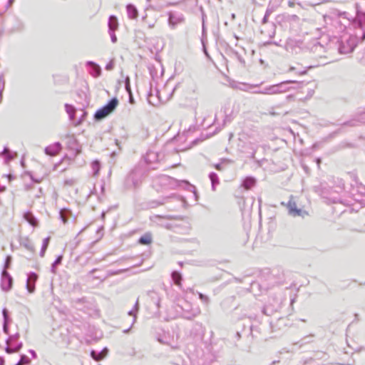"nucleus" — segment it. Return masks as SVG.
Masks as SVG:
<instances>
[{
  "mask_svg": "<svg viewBox=\"0 0 365 365\" xmlns=\"http://www.w3.org/2000/svg\"><path fill=\"white\" fill-rule=\"evenodd\" d=\"M118 100L116 98H112L108 104L98 109L95 113V118L97 120H101L110 113H112L114 110L118 106Z\"/></svg>",
  "mask_w": 365,
  "mask_h": 365,
  "instance_id": "1",
  "label": "nucleus"
},
{
  "mask_svg": "<svg viewBox=\"0 0 365 365\" xmlns=\"http://www.w3.org/2000/svg\"><path fill=\"white\" fill-rule=\"evenodd\" d=\"M38 279V276L35 273H31L29 274L27 280V289L29 293H33L35 290V283Z\"/></svg>",
  "mask_w": 365,
  "mask_h": 365,
  "instance_id": "2",
  "label": "nucleus"
},
{
  "mask_svg": "<svg viewBox=\"0 0 365 365\" xmlns=\"http://www.w3.org/2000/svg\"><path fill=\"white\" fill-rule=\"evenodd\" d=\"M153 242L152 235L150 233H145L140 237L138 242L141 245H149Z\"/></svg>",
  "mask_w": 365,
  "mask_h": 365,
  "instance_id": "3",
  "label": "nucleus"
},
{
  "mask_svg": "<svg viewBox=\"0 0 365 365\" xmlns=\"http://www.w3.org/2000/svg\"><path fill=\"white\" fill-rule=\"evenodd\" d=\"M59 145H55L53 147H48L45 149V152L47 155L54 156L56 155L59 152Z\"/></svg>",
  "mask_w": 365,
  "mask_h": 365,
  "instance_id": "4",
  "label": "nucleus"
},
{
  "mask_svg": "<svg viewBox=\"0 0 365 365\" xmlns=\"http://www.w3.org/2000/svg\"><path fill=\"white\" fill-rule=\"evenodd\" d=\"M255 185V180L252 178H247L243 182V187L245 190H250Z\"/></svg>",
  "mask_w": 365,
  "mask_h": 365,
  "instance_id": "5",
  "label": "nucleus"
},
{
  "mask_svg": "<svg viewBox=\"0 0 365 365\" xmlns=\"http://www.w3.org/2000/svg\"><path fill=\"white\" fill-rule=\"evenodd\" d=\"M127 11L128 16L130 19H136L138 17V11L136 8L133 5H128L127 6Z\"/></svg>",
  "mask_w": 365,
  "mask_h": 365,
  "instance_id": "6",
  "label": "nucleus"
},
{
  "mask_svg": "<svg viewBox=\"0 0 365 365\" xmlns=\"http://www.w3.org/2000/svg\"><path fill=\"white\" fill-rule=\"evenodd\" d=\"M24 218L25 220L32 226L36 227L37 226V221L34 216L31 212H26L24 214Z\"/></svg>",
  "mask_w": 365,
  "mask_h": 365,
  "instance_id": "7",
  "label": "nucleus"
},
{
  "mask_svg": "<svg viewBox=\"0 0 365 365\" xmlns=\"http://www.w3.org/2000/svg\"><path fill=\"white\" fill-rule=\"evenodd\" d=\"M108 26L110 30L115 31L118 29V23L115 16H111L109 19Z\"/></svg>",
  "mask_w": 365,
  "mask_h": 365,
  "instance_id": "8",
  "label": "nucleus"
},
{
  "mask_svg": "<svg viewBox=\"0 0 365 365\" xmlns=\"http://www.w3.org/2000/svg\"><path fill=\"white\" fill-rule=\"evenodd\" d=\"M289 213L294 216H299V215H301L302 214V210H299L296 207V205L294 203L293 204H291L289 202Z\"/></svg>",
  "mask_w": 365,
  "mask_h": 365,
  "instance_id": "9",
  "label": "nucleus"
},
{
  "mask_svg": "<svg viewBox=\"0 0 365 365\" xmlns=\"http://www.w3.org/2000/svg\"><path fill=\"white\" fill-rule=\"evenodd\" d=\"M182 21H183L182 19H177L172 14L170 15L169 24L173 29H174L178 24L181 23Z\"/></svg>",
  "mask_w": 365,
  "mask_h": 365,
  "instance_id": "10",
  "label": "nucleus"
},
{
  "mask_svg": "<svg viewBox=\"0 0 365 365\" xmlns=\"http://www.w3.org/2000/svg\"><path fill=\"white\" fill-rule=\"evenodd\" d=\"M172 278L176 285L179 287L181 286L182 277L179 272H173L172 274Z\"/></svg>",
  "mask_w": 365,
  "mask_h": 365,
  "instance_id": "11",
  "label": "nucleus"
},
{
  "mask_svg": "<svg viewBox=\"0 0 365 365\" xmlns=\"http://www.w3.org/2000/svg\"><path fill=\"white\" fill-rule=\"evenodd\" d=\"M49 241H50V237H47L43 240V245H42V251H45L47 249Z\"/></svg>",
  "mask_w": 365,
  "mask_h": 365,
  "instance_id": "12",
  "label": "nucleus"
},
{
  "mask_svg": "<svg viewBox=\"0 0 365 365\" xmlns=\"http://www.w3.org/2000/svg\"><path fill=\"white\" fill-rule=\"evenodd\" d=\"M6 279L8 281V287L11 288L12 284V278L10 276H8Z\"/></svg>",
  "mask_w": 365,
  "mask_h": 365,
  "instance_id": "13",
  "label": "nucleus"
},
{
  "mask_svg": "<svg viewBox=\"0 0 365 365\" xmlns=\"http://www.w3.org/2000/svg\"><path fill=\"white\" fill-rule=\"evenodd\" d=\"M8 276H9V273L6 270H4L2 273L3 279H6V277H8Z\"/></svg>",
  "mask_w": 365,
  "mask_h": 365,
  "instance_id": "14",
  "label": "nucleus"
},
{
  "mask_svg": "<svg viewBox=\"0 0 365 365\" xmlns=\"http://www.w3.org/2000/svg\"><path fill=\"white\" fill-rule=\"evenodd\" d=\"M10 261H11V257H7L6 261V268L9 267Z\"/></svg>",
  "mask_w": 365,
  "mask_h": 365,
  "instance_id": "15",
  "label": "nucleus"
},
{
  "mask_svg": "<svg viewBox=\"0 0 365 365\" xmlns=\"http://www.w3.org/2000/svg\"><path fill=\"white\" fill-rule=\"evenodd\" d=\"M61 257H58L57 258V259L55 261V262H54V265H56V264H59V263H60V262H61Z\"/></svg>",
  "mask_w": 365,
  "mask_h": 365,
  "instance_id": "16",
  "label": "nucleus"
},
{
  "mask_svg": "<svg viewBox=\"0 0 365 365\" xmlns=\"http://www.w3.org/2000/svg\"><path fill=\"white\" fill-rule=\"evenodd\" d=\"M6 190L5 186H1L0 185V192H3Z\"/></svg>",
  "mask_w": 365,
  "mask_h": 365,
  "instance_id": "17",
  "label": "nucleus"
},
{
  "mask_svg": "<svg viewBox=\"0 0 365 365\" xmlns=\"http://www.w3.org/2000/svg\"><path fill=\"white\" fill-rule=\"evenodd\" d=\"M91 356H93V359H95L96 360H98L99 359L96 357L95 356V351H92L91 352Z\"/></svg>",
  "mask_w": 365,
  "mask_h": 365,
  "instance_id": "18",
  "label": "nucleus"
},
{
  "mask_svg": "<svg viewBox=\"0 0 365 365\" xmlns=\"http://www.w3.org/2000/svg\"><path fill=\"white\" fill-rule=\"evenodd\" d=\"M4 360L0 357V365H4Z\"/></svg>",
  "mask_w": 365,
  "mask_h": 365,
  "instance_id": "19",
  "label": "nucleus"
},
{
  "mask_svg": "<svg viewBox=\"0 0 365 365\" xmlns=\"http://www.w3.org/2000/svg\"><path fill=\"white\" fill-rule=\"evenodd\" d=\"M295 82H296L295 81H287L285 83H295Z\"/></svg>",
  "mask_w": 365,
  "mask_h": 365,
  "instance_id": "20",
  "label": "nucleus"
},
{
  "mask_svg": "<svg viewBox=\"0 0 365 365\" xmlns=\"http://www.w3.org/2000/svg\"><path fill=\"white\" fill-rule=\"evenodd\" d=\"M6 351H7L8 353H11V352H12L11 349H6Z\"/></svg>",
  "mask_w": 365,
  "mask_h": 365,
  "instance_id": "21",
  "label": "nucleus"
},
{
  "mask_svg": "<svg viewBox=\"0 0 365 365\" xmlns=\"http://www.w3.org/2000/svg\"><path fill=\"white\" fill-rule=\"evenodd\" d=\"M320 163H321L320 159H317V163H318L319 165Z\"/></svg>",
  "mask_w": 365,
  "mask_h": 365,
  "instance_id": "22",
  "label": "nucleus"
},
{
  "mask_svg": "<svg viewBox=\"0 0 365 365\" xmlns=\"http://www.w3.org/2000/svg\"><path fill=\"white\" fill-rule=\"evenodd\" d=\"M200 297L201 299H203V297H203V295H202V294H200Z\"/></svg>",
  "mask_w": 365,
  "mask_h": 365,
  "instance_id": "23",
  "label": "nucleus"
},
{
  "mask_svg": "<svg viewBox=\"0 0 365 365\" xmlns=\"http://www.w3.org/2000/svg\"><path fill=\"white\" fill-rule=\"evenodd\" d=\"M21 364H22V362H21V361H19L16 365H21Z\"/></svg>",
  "mask_w": 365,
  "mask_h": 365,
  "instance_id": "24",
  "label": "nucleus"
},
{
  "mask_svg": "<svg viewBox=\"0 0 365 365\" xmlns=\"http://www.w3.org/2000/svg\"><path fill=\"white\" fill-rule=\"evenodd\" d=\"M9 180H12V178L11 175H9Z\"/></svg>",
  "mask_w": 365,
  "mask_h": 365,
  "instance_id": "25",
  "label": "nucleus"
}]
</instances>
